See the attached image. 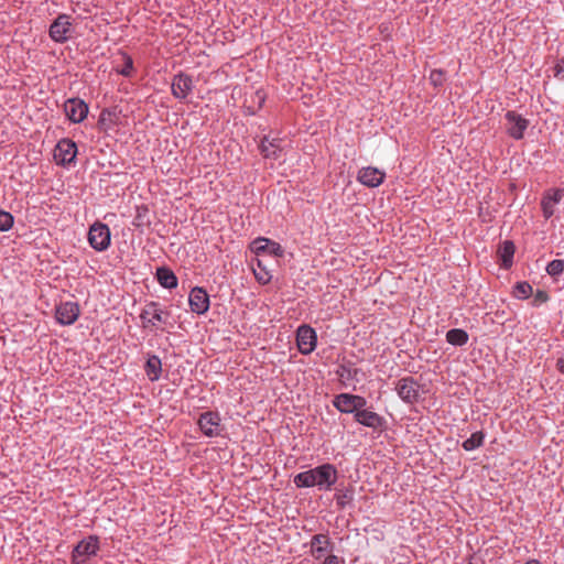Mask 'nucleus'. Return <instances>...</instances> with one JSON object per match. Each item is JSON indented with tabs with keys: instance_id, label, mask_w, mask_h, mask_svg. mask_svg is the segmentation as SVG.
<instances>
[{
	"instance_id": "nucleus-1",
	"label": "nucleus",
	"mask_w": 564,
	"mask_h": 564,
	"mask_svg": "<svg viewBox=\"0 0 564 564\" xmlns=\"http://www.w3.org/2000/svg\"><path fill=\"white\" fill-rule=\"evenodd\" d=\"M337 469L332 464H324L313 469L300 473L294 482L297 487H318L321 490H329L337 480Z\"/></svg>"
},
{
	"instance_id": "nucleus-2",
	"label": "nucleus",
	"mask_w": 564,
	"mask_h": 564,
	"mask_svg": "<svg viewBox=\"0 0 564 564\" xmlns=\"http://www.w3.org/2000/svg\"><path fill=\"white\" fill-rule=\"evenodd\" d=\"M251 251L256 254L257 265H264L268 259L282 256L281 246L267 238H257L250 245Z\"/></svg>"
},
{
	"instance_id": "nucleus-3",
	"label": "nucleus",
	"mask_w": 564,
	"mask_h": 564,
	"mask_svg": "<svg viewBox=\"0 0 564 564\" xmlns=\"http://www.w3.org/2000/svg\"><path fill=\"white\" fill-rule=\"evenodd\" d=\"M111 234L109 227L101 223H94L88 231V242L96 251H105L109 248Z\"/></svg>"
},
{
	"instance_id": "nucleus-4",
	"label": "nucleus",
	"mask_w": 564,
	"mask_h": 564,
	"mask_svg": "<svg viewBox=\"0 0 564 564\" xmlns=\"http://www.w3.org/2000/svg\"><path fill=\"white\" fill-rule=\"evenodd\" d=\"M169 316L170 312L163 311L160 303L154 301L149 302L140 314L144 328L156 327L158 324H166Z\"/></svg>"
},
{
	"instance_id": "nucleus-5",
	"label": "nucleus",
	"mask_w": 564,
	"mask_h": 564,
	"mask_svg": "<svg viewBox=\"0 0 564 564\" xmlns=\"http://www.w3.org/2000/svg\"><path fill=\"white\" fill-rule=\"evenodd\" d=\"M367 401L364 397L341 393L334 401V406L343 413H356L366 405Z\"/></svg>"
},
{
	"instance_id": "nucleus-6",
	"label": "nucleus",
	"mask_w": 564,
	"mask_h": 564,
	"mask_svg": "<svg viewBox=\"0 0 564 564\" xmlns=\"http://www.w3.org/2000/svg\"><path fill=\"white\" fill-rule=\"evenodd\" d=\"M76 154V143L70 139H62L54 149L53 158L57 164L67 165L74 162Z\"/></svg>"
},
{
	"instance_id": "nucleus-7",
	"label": "nucleus",
	"mask_w": 564,
	"mask_h": 564,
	"mask_svg": "<svg viewBox=\"0 0 564 564\" xmlns=\"http://www.w3.org/2000/svg\"><path fill=\"white\" fill-rule=\"evenodd\" d=\"M395 391L406 403H414L420 397V386L412 377H405L397 381Z\"/></svg>"
},
{
	"instance_id": "nucleus-8",
	"label": "nucleus",
	"mask_w": 564,
	"mask_h": 564,
	"mask_svg": "<svg viewBox=\"0 0 564 564\" xmlns=\"http://www.w3.org/2000/svg\"><path fill=\"white\" fill-rule=\"evenodd\" d=\"M70 18L66 14H59L50 26L51 39L58 43L66 42L70 37Z\"/></svg>"
},
{
	"instance_id": "nucleus-9",
	"label": "nucleus",
	"mask_w": 564,
	"mask_h": 564,
	"mask_svg": "<svg viewBox=\"0 0 564 564\" xmlns=\"http://www.w3.org/2000/svg\"><path fill=\"white\" fill-rule=\"evenodd\" d=\"M202 433L208 437L220 434V417L217 412L206 411L199 415L197 422Z\"/></svg>"
},
{
	"instance_id": "nucleus-10",
	"label": "nucleus",
	"mask_w": 564,
	"mask_h": 564,
	"mask_svg": "<svg viewBox=\"0 0 564 564\" xmlns=\"http://www.w3.org/2000/svg\"><path fill=\"white\" fill-rule=\"evenodd\" d=\"M99 549V543L97 536H88L87 539L82 540L74 547L72 553V563L80 564L84 560L79 561V557H87L90 555H95Z\"/></svg>"
},
{
	"instance_id": "nucleus-11",
	"label": "nucleus",
	"mask_w": 564,
	"mask_h": 564,
	"mask_svg": "<svg viewBox=\"0 0 564 564\" xmlns=\"http://www.w3.org/2000/svg\"><path fill=\"white\" fill-rule=\"evenodd\" d=\"M79 313L76 302H63L56 306L55 317L61 325H72L78 319Z\"/></svg>"
},
{
	"instance_id": "nucleus-12",
	"label": "nucleus",
	"mask_w": 564,
	"mask_h": 564,
	"mask_svg": "<svg viewBox=\"0 0 564 564\" xmlns=\"http://www.w3.org/2000/svg\"><path fill=\"white\" fill-rule=\"evenodd\" d=\"M296 345L299 350L307 355L312 352L316 346V334L310 326L303 325L296 332Z\"/></svg>"
},
{
	"instance_id": "nucleus-13",
	"label": "nucleus",
	"mask_w": 564,
	"mask_h": 564,
	"mask_svg": "<svg viewBox=\"0 0 564 564\" xmlns=\"http://www.w3.org/2000/svg\"><path fill=\"white\" fill-rule=\"evenodd\" d=\"M386 173L378 167L366 166L358 171L357 181L367 187H378L383 183Z\"/></svg>"
},
{
	"instance_id": "nucleus-14",
	"label": "nucleus",
	"mask_w": 564,
	"mask_h": 564,
	"mask_svg": "<svg viewBox=\"0 0 564 564\" xmlns=\"http://www.w3.org/2000/svg\"><path fill=\"white\" fill-rule=\"evenodd\" d=\"M508 121V133L516 140H520L524 135V131L529 126V120L511 110L506 113Z\"/></svg>"
},
{
	"instance_id": "nucleus-15",
	"label": "nucleus",
	"mask_w": 564,
	"mask_h": 564,
	"mask_svg": "<svg viewBox=\"0 0 564 564\" xmlns=\"http://www.w3.org/2000/svg\"><path fill=\"white\" fill-rule=\"evenodd\" d=\"M127 115L122 113V108H102L99 116L98 127L100 130L107 131L117 124H122V119Z\"/></svg>"
},
{
	"instance_id": "nucleus-16",
	"label": "nucleus",
	"mask_w": 564,
	"mask_h": 564,
	"mask_svg": "<svg viewBox=\"0 0 564 564\" xmlns=\"http://www.w3.org/2000/svg\"><path fill=\"white\" fill-rule=\"evenodd\" d=\"M189 306L192 312L204 314L209 308V296L203 288H194L189 293Z\"/></svg>"
},
{
	"instance_id": "nucleus-17",
	"label": "nucleus",
	"mask_w": 564,
	"mask_h": 564,
	"mask_svg": "<svg viewBox=\"0 0 564 564\" xmlns=\"http://www.w3.org/2000/svg\"><path fill=\"white\" fill-rule=\"evenodd\" d=\"M333 551V544L326 534H316L311 540V553L315 560L325 558Z\"/></svg>"
},
{
	"instance_id": "nucleus-18",
	"label": "nucleus",
	"mask_w": 564,
	"mask_h": 564,
	"mask_svg": "<svg viewBox=\"0 0 564 564\" xmlns=\"http://www.w3.org/2000/svg\"><path fill=\"white\" fill-rule=\"evenodd\" d=\"M193 88V79L189 75L180 73L172 82V93L176 98L184 99Z\"/></svg>"
},
{
	"instance_id": "nucleus-19",
	"label": "nucleus",
	"mask_w": 564,
	"mask_h": 564,
	"mask_svg": "<svg viewBox=\"0 0 564 564\" xmlns=\"http://www.w3.org/2000/svg\"><path fill=\"white\" fill-rule=\"evenodd\" d=\"M355 420L368 427L379 429L383 425L384 420L378 413L369 410L360 409L355 413Z\"/></svg>"
},
{
	"instance_id": "nucleus-20",
	"label": "nucleus",
	"mask_w": 564,
	"mask_h": 564,
	"mask_svg": "<svg viewBox=\"0 0 564 564\" xmlns=\"http://www.w3.org/2000/svg\"><path fill=\"white\" fill-rule=\"evenodd\" d=\"M562 195H563V193L560 189L550 191L544 195V197L541 202V207H542L543 216L546 219H549L550 217H552L554 215L555 206L560 203Z\"/></svg>"
},
{
	"instance_id": "nucleus-21",
	"label": "nucleus",
	"mask_w": 564,
	"mask_h": 564,
	"mask_svg": "<svg viewBox=\"0 0 564 564\" xmlns=\"http://www.w3.org/2000/svg\"><path fill=\"white\" fill-rule=\"evenodd\" d=\"M155 276L159 283L165 289H175L177 286V278L175 273L166 267L158 268Z\"/></svg>"
},
{
	"instance_id": "nucleus-22",
	"label": "nucleus",
	"mask_w": 564,
	"mask_h": 564,
	"mask_svg": "<svg viewBox=\"0 0 564 564\" xmlns=\"http://www.w3.org/2000/svg\"><path fill=\"white\" fill-rule=\"evenodd\" d=\"M514 245L512 241L506 240L498 250L499 257L501 259V265L506 269L510 268L512 264V259L514 254Z\"/></svg>"
},
{
	"instance_id": "nucleus-23",
	"label": "nucleus",
	"mask_w": 564,
	"mask_h": 564,
	"mask_svg": "<svg viewBox=\"0 0 564 564\" xmlns=\"http://www.w3.org/2000/svg\"><path fill=\"white\" fill-rule=\"evenodd\" d=\"M132 224L137 228H142L151 225V219L149 217V207L147 205L137 206L135 217Z\"/></svg>"
},
{
	"instance_id": "nucleus-24",
	"label": "nucleus",
	"mask_w": 564,
	"mask_h": 564,
	"mask_svg": "<svg viewBox=\"0 0 564 564\" xmlns=\"http://www.w3.org/2000/svg\"><path fill=\"white\" fill-rule=\"evenodd\" d=\"M145 371L150 380H158L161 373V359L158 356H151L148 358L145 364Z\"/></svg>"
},
{
	"instance_id": "nucleus-25",
	"label": "nucleus",
	"mask_w": 564,
	"mask_h": 564,
	"mask_svg": "<svg viewBox=\"0 0 564 564\" xmlns=\"http://www.w3.org/2000/svg\"><path fill=\"white\" fill-rule=\"evenodd\" d=\"M120 57H121V61H122V66H116L115 67V70L124 76V77H130L134 70V67H133V59L132 57L126 53V52H120Z\"/></svg>"
},
{
	"instance_id": "nucleus-26",
	"label": "nucleus",
	"mask_w": 564,
	"mask_h": 564,
	"mask_svg": "<svg viewBox=\"0 0 564 564\" xmlns=\"http://www.w3.org/2000/svg\"><path fill=\"white\" fill-rule=\"evenodd\" d=\"M446 339L452 345L463 346L468 341V334L463 329L454 328L447 332Z\"/></svg>"
},
{
	"instance_id": "nucleus-27",
	"label": "nucleus",
	"mask_w": 564,
	"mask_h": 564,
	"mask_svg": "<svg viewBox=\"0 0 564 564\" xmlns=\"http://www.w3.org/2000/svg\"><path fill=\"white\" fill-rule=\"evenodd\" d=\"M485 435L482 432L478 431L470 435L469 438L463 442V448L465 451H474L478 447H480L484 443Z\"/></svg>"
},
{
	"instance_id": "nucleus-28",
	"label": "nucleus",
	"mask_w": 564,
	"mask_h": 564,
	"mask_svg": "<svg viewBox=\"0 0 564 564\" xmlns=\"http://www.w3.org/2000/svg\"><path fill=\"white\" fill-rule=\"evenodd\" d=\"M64 110L67 118L75 123L86 119L89 112V108H69V110L68 108H64Z\"/></svg>"
},
{
	"instance_id": "nucleus-29",
	"label": "nucleus",
	"mask_w": 564,
	"mask_h": 564,
	"mask_svg": "<svg viewBox=\"0 0 564 564\" xmlns=\"http://www.w3.org/2000/svg\"><path fill=\"white\" fill-rule=\"evenodd\" d=\"M252 269H253L257 280L260 283L265 284V283L270 282V280L272 279V273H271L272 270L268 269L267 264L257 265V268L253 267Z\"/></svg>"
},
{
	"instance_id": "nucleus-30",
	"label": "nucleus",
	"mask_w": 564,
	"mask_h": 564,
	"mask_svg": "<svg viewBox=\"0 0 564 564\" xmlns=\"http://www.w3.org/2000/svg\"><path fill=\"white\" fill-rule=\"evenodd\" d=\"M513 294L518 299H527L532 294V286L528 282H519L514 286Z\"/></svg>"
},
{
	"instance_id": "nucleus-31",
	"label": "nucleus",
	"mask_w": 564,
	"mask_h": 564,
	"mask_svg": "<svg viewBox=\"0 0 564 564\" xmlns=\"http://www.w3.org/2000/svg\"><path fill=\"white\" fill-rule=\"evenodd\" d=\"M352 490H340L336 494V503L340 509H344L348 503L352 501Z\"/></svg>"
},
{
	"instance_id": "nucleus-32",
	"label": "nucleus",
	"mask_w": 564,
	"mask_h": 564,
	"mask_svg": "<svg viewBox=\"0 0 564 564\" xmlns=\"http://www.w3.org/2000/svg\"><path fill=\"white\" fill-rule=\"evenodd\" d=\"M13 216L4 210H0V231H8L13 226Z\"/></svg>"
},
{
	"instance_id": "nucleus-33",
	"label": "nucleus",
	"mask_w": 564,
	"mask_h": 564,
	"mask_svg": "<svg viewBox=\"0 0 564 564\" xmlns=\"http://www.w3.org/2000/svg\"><path fill=\"white\" fill-rule=\"evenodd\" d=\"M564 271V261L563 260H553L546 267V272L551 276L560 275Z\"/></svg>"
},
{
	"instance_id": "nucleus-34",
	"label": "nucleus",
	"mask_w": 564,
	"mask_h": 564,
	"mask_svg": "<svg viewBox=\"0 0 564 564\" xmlns=\"http://www.w3.org/2000/svg\"><path fill=\"white\" fill-rule=\"evenodd\" d=\"M430 80L435 87L441 86L445 82V73L440 69H434L430 74Z\"/></svg>"
},
{
	"instance_id": "nucleus-35",
	"label": "nucleus",
	"mask_w": 564,
	"mask_h": 564,
	"mask_svg": "<svg viewBox=\"0 0 564 564\" xmlns=\"http://www.w3.org/2000/svg\"><path fill=\"white\" fill-rule=\"evenodd\" d=\"M552 70L555 78L564 80V59L558 61Z\"/></svg>"
},
{
	"instance_id": "nucleus-36",
	"label": "nucleus",
	"mask_w": 564,
	"mask_h": 564,
	"mask_svg": "<svg viewBox=\"0 0 564 564\" xmlns=\"http://www.w3.org/2000/svg\"><path fill=\"white\" fill-rule=\"evenodd\" d=\"M262 153L265 158L274 156L276 154V148L273 143L265 144L262 142Z\"/></svg>"
},
{
	"instance_id": "nucleus-37",
	"label": "nucleus",
	"mask_w": 564,
	"mask_h": 564,
	"mask_svg": "<svg viewBox=\"0 0 564 564\" xmlns=\"http://www.w3.org/2000/svg\"><path fill=\"white\" fill-rule=\"evenodd\" d=\"M68 102L72 104L73 106H79V107L87 106V104L84 100L74 99V98H70L67 101H65L63 106H67Z\"/></svg>"
},
{
	"instance_id": "nucleus-38",
	"label": "nucleus",
	"mask_w": 564,
	"mask_h": 564,
	"mask_svg": "<svg viewBox=\"0 0 564 564\" xmlns=\"http://www.w3.org/2000/svg\"><path fill=\"white\" fill-rule=\"evenodd\" d=\"M323 564H339V558L336 555H327Z\"/></svg>"
},
{
	"instance_id": "nucleus-39",
	"label": "nucleus",
	"mask_w": 564,
	"mask_h": 564,
	"mask_svg": "<svg viewBox=\"0 0 564 564\" xmlns=\"http://www.w3.org/2000/svg\"><path fill=\"white\" fill-rule=\"evenodd\" d=\"M535 299L540 302H546L549 300V296L544 291H538Z\"/></svg>"
},
{
	"instance_id": "nucleus-40",
	"label": "nucleus",
	"mask_w": 564,
	"mask_h": 564,
	"mask_svg": "<svg viewBox=\"0 0 564 564\" xmlns=\"http://www.w3.org/2000/svg\"><path fill=\"white\" fill-rule=\"evenodd\" d=\"M556 368L561 373H564V358L561 357L557 359Z\"/></svg>"
},
{
	"instance_id": "nucleus-41",
	"label": "nucleus",
	"mask_w": 564,
	"mask_h": 564,
	"mask_svg": "<svg viewBox=\"0 0 564 564\" xmlns=\"http://www.w3.org/2000/svg\"><path fill=\"white\" fill-rule=\"evenodd\" d=\"M278 263V258H273V259H268L267 261H264V264H267L268 269H270L271 264L272 263Z\"/></svg>"
},
{
	"instance_id": "nucleus-42",
	"label": "nucleus",
	"mask_w": 564,
	"mask_h": 564,
	"mask_svg": "<svg viewBox=\"0 0 564 564\" xmlns=\"http://www.w3.org/2000/svg\"><path fill=\"white\" fill-rule=\"evenodd\" d=\"M525 564H541V563L536 560H532V561L527 562Z\"/></svg>"
},
{
	"instance_id": "nucleus-43",
	"label": "nucleus",
	"mask_w": 564,
	"mask_h": 564,
	"mask_svg": "<svg viewBox=\"0 0 564 564\" xmlns=\"http://www.w3.org/2000/svg\"><path fill=\"white\" fill-rule=\"evenodd\" d=\"M250 109H251V108H248V110H249V111H248V115H251V116H252V115H256V112H254V111H251Z\"/></svg>"
}]
</instances>
